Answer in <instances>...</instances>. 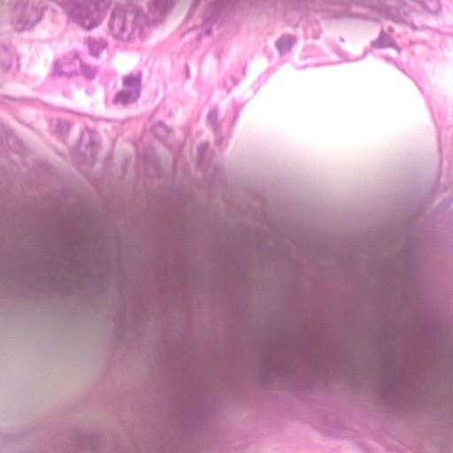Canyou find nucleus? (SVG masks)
Here are the masks:
<instances>
[{
	"instance_id": "2",
	"label": "nucleus",
	"mask_w": 453,
	"mask_h": 453,
	"mask_svg": "<svg viewBox=\"0 0 453 453\" xmlns=\"http://www.w3.org/2000/svg\"><path fill=\"white\" fill-rule=\"evenodd\" d=\"M117 102L126 104L128 101V97L126 94L120 93L116 98Z\"/></svg>"
},
{
	"instance_id": "1",
	"label": "nucleus",
	"mask_w": 453,
	"mask_h": 453,
	"mask_svg": "<svg viewBox=\"0 0 453 453\" xmlns=\"http://www.w3.org/2000/svg\"><path fill=\"white\" fill-rule=\"evenodd\" d=\"M383 372L380 374V377L383 379H386L385 381L382 382V387L384 388H394L395 387V382L392 381V379L395 376V373L393 372H395L396 370H380Z\"/></svg>"
}]
</instances>
